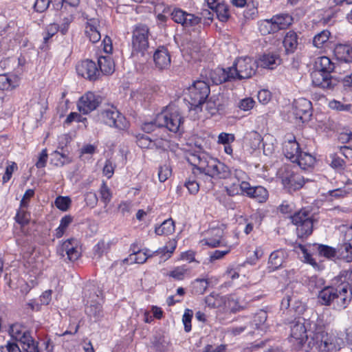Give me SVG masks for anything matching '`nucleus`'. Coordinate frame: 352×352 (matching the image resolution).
I'll use <instances>...</instances> for the list:
<instances>
[{
  "label": "nucleus",
  "instance_id": "nucleus-50",
  "mask_svg": "<svg viewBox=\"0 0 352 352\" xmlns=\"http://www.w3.org/2000/svg\"><path fill=\"white\" fill-rule=\"evenodd\" d=\"M193 317V311L190 309H186L182 316V322L186 332H190L192 329L191 320Z\"/></svg>",
  "mask_w": 352,
  "mask_h": 352
},
{
  "label": "nucleus",
  "instance_id": "nucleus-35",
  "mask_svg": "<svg viewBox=\"0 0 352 352\" xmlns=\"http://www.w3.org/2000/svg\"><path fill=\"white\" fill-rule=\"evenodd\" d=\"M298 160L294 163H297L298 166L304 170L312 167L316 162L315 157L306 152L302 153L301 151L298 155Z\"/></svg>",
  "mask_w": 352,
  "mask_h": 352
},
{
  "label": "nucleus",
  "instance_id": "nucleus-26",
  "mask_svg": "<svg viewBox=\"0 0 352 352\" xmlns=\"http://www.w3.org/2000/svg\"><path fill=\"white\" fill-rule=\"evenodd\" d=\"M20 78L16 75L1 74L0 90H12L19 85Z\"/></svg>",
  "mask_w": 352,
  "mask_h": 352
},
{
  "label": "nucleus",
  "instance_id": "nucleus-34",
  "mask_svg": "<svg viewBox=\"0 0 352 352\" xmlns=\"http://www.w3.org/2000/svg\"><path fill=\"white\" fill-rule=\"evenodd\" d=\"M331 36V32L328 30H323L317 33L313 38V45L318 49L326 47Z\"/></svg>",
  "mask_w": 352,
  "mask_h": 352
},
{
  "label": "nucleus",
  "instance_id": "nucleus-3",
  "mask_svg": "<svg viewBox=\"0 0 352 352\" xmlns=\"http://www.w3.org/2000/svg\"><path fill=\"white\" fill-rule=\"evenodd\" d=\"M318 298L323 305L333 303L339 308H345L352 298V291L349 284L341 280V283L336 287L329 286L322 289L319 292Z\"/></svg>",
  "mask_w": 352,
  "mask_h": 352
},
{
  "label": "nucleus",
  "instance_id": "nucleus-38",
  "mask_svg": "<svg viewBox=\"0 0 352 352\" xmlns=\"http://www.w3.org/2000/svg\"><path fill=\"white\" fill-rule=\"evenodd\" d=\"M174 230V221L172 219H168L163 221L159 227L155 228V234L168 235L172 234Z\"/></svg>",
  "mask_w": 352,
  "mask_h": 352
},
{
  "label": "nucleus",
  "instance_id": "nucleus-47",
  "mask_svg": "<svg viewBox=\"0 0 352 352\" xmlns=\"http://www.w3.org/2000/svg\"><path fill=\"white\" fill-rule=\"evenodd\" d=\"M100 194L101 201L104 202L105 206H107L111 200L112 194L105 182H102L100 186Z\"/></svg>",
  "mask_w": 352,
  "mask_h": 352
},
{
  "label": "nucleus",
  "instance_id": "nucleus-60",
  "mask_svg": "<svg viewBox=\"0 0 352 352\" xmlns=\"http://www.w3.org/2000/svg\"><path fill=\"white\" fill-rule=\"evenodd\" d=\"M109 248V244L101 241L94 247V254L100 257L104 252H107Z\"/></svg>",
  "mask_w": 352,
  "mask_h": 352
},
{
  "label": "nucleus",
  "instance_id": "nucleus-28",
  "mask_svg": "<svg viewBox=\"0 0 352 352\" xmlns=\"http://www.w3.org/2000/svg\"><path fill=\"white\" fill-rule=\"evenodd\" d=\"M100 74L105 75L111 74L115 70V65L113 59L109 56H100L98 59Z\"/></svg>",
  "mask_w": 352,
  "mask_h": 352
},
{
  "label": "nucleus",
  "instance_id": "nucleus-31",
  "mask_svg": "<svg viewBox=\"0 0 352 352\" xmlns=\"http://www.w3.org/2000/svg\"><path fill=\"white\" fill-rule=\"evenodd\" d=\"M146 252L147 250H136L135 248H134L133 249V252L129 256L128 258L124 260V262H126L129 264L144 263L149 257L151 256V254H148Z\"/></svg>",
  "mask_w": 352,
  "mask_h": 352
},
{
  "label": "nucleus",
  "instance_id": "nucleus-22",
  "mask_svg": "<svg viewBox=\"0 0 352 352\" xmlns=\"http://www.w3.org/2000/svg\"><path fill=\"white\" fill-rule=\"evenodd\" d=\"M292 298L287 295L284 297L280 303V309L283 311V314H285V311H286L287 315H290L292 317L294 316V314H300L303 313L305 311L304 305L299 302H295L294 304L290 307V302L292 301Z\"/></svg>",
  "mask_w": 352,
  "mask_h": 352
},
{
  "label": "nucleus",
  "instance_id": "nucleus-37",
  "mask_svg": "<svg viewBox=\"0 0 352 352\" xmlns=\"http://www.w3.org/2000/svg\"><path fill=\"white\" fill-rule=\"evenodd\" d=\"M210 9L216 12L218 19L222 22L227 21L230 18L229 7L224 3L218 2Z\"/></svg>",
  "mask_w": 352,
  "mask_h": 352
},
{
  "label": "nucleus",
  "instance_id": "nucleus-6",
  "mask_svg": "<svg viewBox=\"0 0 352 352\" xmlns=\"http://www.w3.org/2000/svg\"><path fill=\"white\" fill-rule=\"evenodd\" d=\"M292 222L296 226L298 237L304 239L313 232L314 219L310 211L306 208L300 209L290 217Z\"/></svg>",
  "mask_w": 352,
  "mask_h": 352
},
{
  "label": "nucleus",
  "instance_id": "nucleus-59",
  "mask_svg": "<svg viewBox=\"0 0 352 352\" xmlns=\"http://www.w3.org/2000/svg\"><path fill=\"white\" fill-rule=\"evenodd\" d=\"M98 201V197L95 192H88L85 195V201L87 206L91 208H94L97 205Z\"/></svg>",
  "mask_w": 352,
  "mask_h": 352
},
{
  "label": "nucleus",
  "instance_id": "nucleus-40",
  "mask_svg": "<svg viewBox=\"0 0 352 352\" xmlns=\"http://www.w3.org/2000/svg\"><path fill=\"white\" fill-rule=\"evenodd\" d=\"M72 221L73 217L71 215H65L62 217L59 226L55 230L54 236L57 239L62 237Z\"/></svg>",
  "mask_w": 352,
  "mask_h": 352
},
{
  "label": "nucleus",
  "instance_id": "nucleus-23",
  "mask_svg": "<svg viewBox=\"0 0 352 352\" xmlns=\"http://www.w3.org/2000/svg\"><path fill=\"white\" fill-rule=\"evenodd\" d=\"M177 247L175 240L168 241L166 245L162 248L155 250V261L158 260L159 263H162L169 259Z\"/></svg>",
  "mask_w": 352,
  "mask_h": 352
},
{
  "label": "nucleus",
  "instance_id": "nucleus-64",
  "mask_svg": "<svg viewBox=\"0 0 352 352\" xmlns=\"http://www.w3.org/2000/svg\"><path fill=\"white\" fill-rule=\"evenodd\" d=\"M0 352H22L17 344L8 342L6 345L0 346Z\"/></svg>",
  "mask_w": 352,
  "mask_h": 352
},
{
  "label": "nucleus",
  "instance_id": "nucleus-42",
  "mask_svg": "<svg viewBox=\"0 0 352 352\" xmlns=\"http://www.w3.org/2000/svg\"><path fill=\"white\" fill-rule=\"evenodd\" d=\"M59 30V26L56 23L50 24L45 29L43 36V45L41 47L43 50H45V45L48 43L49 40L54 36Z\"/></svg>",
  "mask_w": 352,
  "mask_h": 352
},
{
  "label": "nucleus",
  "instance_id": "nucleus-63",
  "mask_svg": "<svg viewBox=\"0 0 352 352\" xmlns=\"http://www.w3.org/2000/svg\"><path fill=\"white\" fill-rule=\"evenodd\" d=\"M52 155L55 157V158L59 162V164L63 166L66 164H69L71 162V160L67 156V155L63 152H59L58 151H55Z\"/></svg>",
  "mask_w": 352,
  "mask_h": 352
},
{
  "label": "nucleus",
  "instance_id": "nucleus-61",
  "mask_svg": "<svg viewBox=\"0 0 352 352\" xmlns=\"http://www.w3.org/2000/svg\"><path fill=\"white\" fill-rule=\"evenodd\" d=\"M257 97L258 101L261 103L266 104L270 101L272 98V94L269 90L262 89L258 92Z\"/></svg>",
  "mask_w": 352,
  "mask_h": 352
},
{
  "label": "nucleus",
  "instance_id": "nucleus-2",
  "mask_svg": "<svg viewBox=\"0 0 352 352\" xmlns=\"http://www.w3.org/2000/svg\"><path fill=\"white\" fill-rule=\"evenodd\" d=\"M187 160L200 173L212 178L226 179L231 175L228 166L204 153H190Z\"/></svg>",
  "mask_w": 352,
  "mask_h": 352
},
{
  "label": "nucleus",
  "instance_id": "nucleus-54",
  "mask_svg": "<svg viewBox=\"0 0 352 352\" xmlns=\"http://www.w3.org/2000/svg\"><path fill=\"white\" fill-rule=\"evenodd\" d=\"M329 107L332 109H336L342 111H351L352 112V105L350 104H342L341 102L333 100L329 102Z\"/></svg>",
  "mask_w": 352,
  "mask_h": 352
},
{
  "label": "nucleus",
  "instance_id": "nucleus-43",
  "mask_svg": "<svg viewBox=\"0 0 352 352\" xmlns=\"http://www.w3.org/2000/svg\"><path fill=\"white\" fill-rule=\"evenodd\" d=\"M340 256L347 263L352 261V244L344 242L339 250Z\"/></svg>",
  "mask_w": 352,
  "mask_h": 352
},
{
  "label": "nucleus",
  "instance_id": "nucleus-46",
  "mask_svg": "<svg viewBox=\"0 0 352 352\" xmlns=\"http://www.w3.org/2000/svg\"><path fill=\"white\" fill-rule=\"evenodd\" d=\"M267 313L264 311H260L257 313L252 322H250V326L251 327L250 331H252L254 329H258L259 325L264 323L267 320Z\"/></svg>",
  "mask_w": 352,
  "mask_h": 352
},
{
  "label": "nucleus",
  "instance_id": "nucleus-53",
  "mask_svg": "<svg viewBox=\"0 0 352 352\" xmlns=\"http://www.w3.org/2000/svg\"><path fill=\"white\" fill-rule=\"evenodd\" d=\"M172 170L170 165L166 164L159 167L158 178L160 182H164L171 175Z\"/></svg>",
  "mask_w": 352,
  "mask_h": 352
},
{
  "label": "nucleus",
  "instance_id": "nucleus-17",
  "mask_svg": "<svg viewBox=\"0 0 352 352\" xmlns=\"http://www.w3.org/2000/svg\"><path fill=\"white\" fill-rule=\"evenodd\" d=\"M79 75L89 80H96L100 76V71L94 61L87 59L82 60L76 66Z\"/></svg>",
  "mask_w": 352,
  "mask_h": 352
},
{
  "label": "nucleus",
  "instance_id": "nucleus-12",
  "mask_svg": "<svg viewBox=\"0 0 352 352\" xmlns=\"http://www.w3.org/2000/svg\"><path fill=\"white\" fill-rule=\"evenodd\" d=\"M293 113L296 119H298L302 122H308L312 116L311 101L305 98L295 100L293 103Z\"/></svg>",
  "mask_w": 352,
  "mask_h": 352
},
{
  "label": "nucleus",
  "instance_id": "nucleus-55",
  "mask_svg": "<svg viewBox=\"0 0 352 352\" xmlns=\"http://www.w3.org/2000/svg\"><path fill=\"white\" fill-rule=\"evenodd\" d=\"M220 302V296L214 292L205 298V303L210 308H215L219 306Z\"/></svg>",
  "mask_w": 352,
  "mask_h": 352
},
{
  "label": "nucleus",
  "instance_id": "nucleus-16",
  "mask_svg": "<svg viewBox=\"0 0 352 352\" xmlns=\"http://www.w3.org/2000/svg\"><path fill=\"white\" fill-rule=\"evenodd\" d=\"M172 19L177 23H180L184 28H192L201 23V18L184 11L182 9H175L171 13Z\"/></svg>",
  "mask_w": 352,
  "mask_h": 352
},
{
  "label": "nucleus",
  "instance_id": "nucleus-5",
  "mask_svg": "<svg viewBox=\"0 0 352 352\" xmlns=\"http://www.w3.org/2000/svg\"><path fill=\"white\" fill-rule=\"evenodd\" d=\"M258 67V63L250 57L237 58L230 67L232 80L248 79L255 74Z\"/></svg>",
  "mask_w": 352,
  "mask_h": 352
},
{
  "label": "nucleus",
  "instance_id": "nucleus-27",
  "mask_svg": "<svg viewBox=\"0 0 352 352\" xmlns=\"http://www.w3.org/2000/svg\"><path fill=\"white\" fill-rule=\"evenodd\" d=\"M334 52L338 60L346 63L352 62V47L351 45L338 44L336 45Z\"/></svg>",
  "mask_w": 352,
  "mask_h": 352
},
{
  "label": "nucleus",
  "instance_id": "nucleus-58",
  "mask_svg": "<svg viewBox=\"0 0 352 352\" xmlns=\"http://www.w3.org/2000/svg\"><path fill=\"white\" fill-rule=\"evenodd\" d=\"M235 140V137L234 134L227 133H221L218 136L219 144H222L223 145L230 144L233 142Z\"/></svg>",
  "mask_w": 352,
  "mask_h": 352
},
{
  "label": "nucleus",
  "instance_id": "nucleus-20",
  "mask_svg": "<svg viewBox=\"0 0 352 352\" xmlns=\"http://www.w3.org/2000/svg\"><path fill=\"white\" fill-rule=\"evenodd\" d=\"M171 63L170 55L164 46H160L155 50V68L159 70L167 69Z\"/></svg>",
  "mask_w": 352,
  "mask_h": 352
},
{
  "label": "nucleus",
  "instance_id": "nucleus-14",
  "mask_svg": "<svg viewBox=\"0 0 352 352\" xmlns=\"http://www.w3.org/2000/svg\"><path fill=\"white\" fill-rule=\"evenodd\" d=\"M282 183L289 190H296L305 184L303 177L289 168H285L281 175Z\"/></svg>",
  "mask_w": 352,
  "mask_h": 352
},
{
  "label": "nucleus",
  "instance_id": "nucleus-49",
  "mask_svg": "<svg viewBox=\"0 0 352 352\" xmlns=\"http://www.w3.org/2000/svg\"><path fill=\"white\" fill-rule=\"evenodd\" d=\"M86 311L87 314L93 316L96 319L102 316V305L100 303L91 304L90 306L87 307Z\"/></svg>",
  "mask_w": 352,
  "mask_h": 352
},
{
  "label": "nucleus",
  "instance_id": "nucleus-48",
  "mask_svg": "<svg viewBox=\"0 0 352 352\" xmlns=\"http://www.w3.org/2000/svg\"><path fill=\"white\" fill-rule=\"evenodd\" d=\"M137 144L142 148H149L153 143V139L148 135L138 134L136 135Z\"/></svg>",
  "mask_w": 352,
  "mask_h": 352
},
{
  "label": "nucleus",
  "instance_id": "nucleus-30",
  "mask_svg": "<svg viewBox=\"0 0 352 352\" xmlns=\"http://www.w3.org/2000/svg\"><path fill=\"white\" fill-rule=\"evenodd\" d=\"M285 258V252L282 250H278L271 253L269 257V268L274 271L282 266Z\"/></svg>",
  "mask_w": 352,
  "mask_h": 352
},
{
  "label": "nucleus",
  "instance_id": "nucleus-62",
  "mask_svg": "<svg viewBox=\"0 0 352 352\" xmlns=\"http://www.w3.org/2000/svg\"><path fill=\"white\" fill-rule=\"evenodd\" d=\"M254 104L255 101L252 98H245L240 101L239 107L241 110L248 111L254 107Z\"/></svg>",
  "mask_w": 352,
  "mask_h": 352
},
{
  "label": "nucleus",
  "instance_id": "nucleus-15",
  "mask_svg": "<svg viewBox=\"0 0 352 352\" xmlns=\"http://www.w3.org/2000/svg\"><path fill=\"white\" fill-rule=\"evenodd\" d=\"M17 340L21 342L23 350L26 352H52L53 351V344L50 340L43 342L45 351L39 349L38 343L34 340L29 331L23 333L21 338H19Z\"/></svg>",
  "mask_w": 352,
  "mask_h": 352
},
{
  "label": "nucleus",
  "instance_id": "nucleus-7",
  "mask_svg": "<svg viewBox=\"0 0 352 352\" xmlns=\"http://www.w3.org/2000/svg\"><path fill=\"white\" fill-rule=\"evenodd\" d=\"M182 122L183 118L177 110L167 108L155 116V126L166 127L173 133L179 131Z\"/></svg>",
  "mask_w": 352,
  "mask_h": 352
},
{
  "label": "nucleus",
  "instance_id": "nucleus-10",
  "mask_svg": "<svg viewBox=\"0 0 352 352\" xmlns=\"http://www.w3.org/2000/svg\"><path fill=\"white\" fill-rule=\"evenodd\" d=\"M201 77L208 82V85L212 82L214 85H219L226 81H232V78L230 74V67L227 69L217 68L214 70L204 69L201 74Z\"/></svg>",
  "mask_w": 352,
  "mask_h": 352
},
{
  "label": "nucleus",
  "instance_id": "nucleus-52",
  "mask_svg": "<svg viewBox=\"0 0 352 352\" xmlns=\"http://www.w3.org/2000/svg\"><path fill=\"white\" fill-rule=\"evenodd\" d=\"M55 206L62 211H67L71 204V199L68 197H58L55 200Z\"/></svg>",
  "mask_w": 352,
  "mask_h": 352
},
{
  "label": "nucleus",
  "instance_id": "nucleus-56",
  "mask_svg": "<svg viewBox=\"0 0 352 352\" xmlns=\"http://www.w3.org/2000/svg\"><path fill=\"white\" fill-rule=\"evenodd\" d=\"M226 248L224 250H214L210 254V261L213 262L214 261L222 258L225 255L228 254L232 248L231 245L225 246Z\"/></svg>",
  "mask_w": 352,
  "mask_h": 352
},
{
  "label": "nucleus",
  "instance_id": "nucleus-18",
  "mask_svg": "<svg viewBox=\"0 0 352 352\" xmlns=\"http://www.w3.org/2000/svg\"><path fill=\"white\" fill-rule=\"evenodd\" d=\"M206 234L208 236L201 241L203 245H206L211 248L227 246V243L223 239L224 232L222 228H210L207 231Z\"/></svg>",
  "mask_w": 352,
  "mask_h": 352
},
{
  "label": "nucleus",
  "instance_id": "nucleus-13",
  "mask_svg": "<svg viewBox=\"0 0 352 352\" xmlns=\"http://www.w3.org/2000/svg\"><path fill=\"white\" fill-rule=\"evenodd\" d=\"M57 254L60 257L67 256L70 261H76L80 256L78 240L74 238L67 239L57 247Z\"/></svg>",
  "mask_w": 352,
  "mask_h": 352
},
{
  "label": "nucleus",
  "instance_id": "nucleus-25",
  "mask_svg": "<svg viewBox=\"0 0 352 352\" xmlns=\"http://www.w3.org/2000/svg\"><path fill=\"white\" fill-rule=\"evenodd\" d=\"M281 63L280 56L276 54H265L259 59L258 65L263 68L274 69Z\"/></svg>",
  "mask_w": 352,
  "mask_h": 352
},
{
  "label": "nucleus",
  "instance_id": "nucleus-57",
  "mask_svg": "<svg viewBox=\"0 0 352 352\" xmlns=\"http://www.w3.org/2000/svg\"><path fill=\"white\" fill-rule=\"evenodd\" d=\"M208 282L206 279H197L194 283V289L196 293L203 294L208 287Z\"/></svg>",
  "mask_w": 352,
  "mask_h": 352
},
{
  "label": "nucleus",
  "instance_id": "nucleus-11",
  "mask_svg": "<svg viewBox=\"0 0 352 352\" xmlns=\"http://www.w3.org/2000/svg\"><path fill=\"white\" fill-rule=\"evenodd\" d=\"M102 102L101 97L93 92L88 91L82 95L77 102L80 112L88 114L97 109Z\"/></svg>",
  "mask_w": 352,
  "mask_h": 352
},
{
  "label": "nucleus",
  "instance_id": "nucleus-45",
  "mask_svg": "<svg viewBox=\"0 0 352 352\" xmlns=\"http://www.w3.org/2000/svg\"><path fill=\"white\" fill-rule=\"evenodd\" d=\"M27 207H22L18 210L15 219L17 223L22 226L27 225L30 219V214L26 210Z\"/></svg>",
  "mask_w": 352,
  "mask_h": 352
},
{
  "label": "nucleus",
  "instance_id": "nucleus-9",
  "mask_svg": "<svg viewBox=\"0 0 352 352\" xmlns=\"http://www.w3.org/2000/svg\"><path fill=\"white\" fill-rule=\"evenodd\" d=\"M148 28L146 25H137L133 32L132 48L133 52H141L144 55L145 51L148 47Z\"/></svg>",
  "mask_w": 352,
  "mask_h": 352
},
{
  "label": "nucleus",
  "instance_id": "nucleus-36",
  "mask_svg": "<svg viewBox=\"0 0 352 352\" xmlns=\"http://www.w3.org/2000/svg\"><path fill=\"white\" fill-rule=\"evenodd\" d=\"M258 26V30L262 35L274 34L278 32L272 18L259 21Z\"/></svg>",
  "mask_w": 352,
  "mask_h": 352
},
{
  "label": "nucleus",
  "instance_id": "nucleus-21",
  "mask_svg": "<svg viewBox=\"0 0 352 352\" xmlns=\"http://www.w3.org/2000/svg\"><path fill=\"white\" fill-rule=\"evenodd\" d=\"M283 151L285 156L291 162H294L298 159V155L300 152V148L295 137L284 142Z\"/></svg>",
  "mask_w": 352,
  "mask_h": 352
},
{
  "label": "nucleus",
  "instance_id": "nucleus-32",
  "mask_svg": "<svg viewBox=\"0 0 352 352\" xmlns=\"http://www.w3.org/2000/svg\"><path fill=\"white\" fill-rule=\"evenodd\" d=\"M272 18L275 25L276 26L278 32L280 30H285L290 25H292L293 21V18L292 16L286 13L276 14L274 15Z\"/></svg>",
  "mask_w": 352,
  "mask_h": 352
},
{
  "label": "nucleus",
  "instance_id": "nucleus-29",
  "mask_svg": "<svg viewBox=\"0 0 352 352\" xmlns=\"http://www.w3.org/2000/svg\"><path fill=\"white\" fill-rule=\"evenodd\" d=\"M334 63L327 56L318 57L315 61L314 68L316 70L324 73H331L334 69Z\"/></svg>",
  "mask_w": 352,
  "mask_h": 352
},
{
  "label": "nucleus",
  "instance_id": "nucleus-19",
  "mask_svg": "<svg viewBox=\"0 0 352 352\" xmlns=\"http://www.w3.org/2000/svg\"><path fill=\"white\" fill-rule=\"evenodd\" d=\"M312 83L314 86L322 89H331L336 83L330 74L314 69L311 73Z\"/></svg>",
  "mask_w": 352,
  "mask_h": 352
},
{
  "label": "nucleus",
  "instance_id": "nucleus-39",
  "mask_svg": "<svg viewBox=\"0 0 352 352\" xmlns=\"http://www.w3.org/2000/svg\"><path fill=\"white\" fill-rule=\"evenodd\" d=\"M249 197L254 199L259 203L265 202L268 198V192L263 186H258L253 187Z\"/></svg>",
  "mask_w": 352,
  "mask_h": 352
},
{
  "label": "nucleus",
  "instance_id": "nucleus-33",
  "mask_svg": "<svg viewBox=\"0 0 352 352\" xmlns=\"http://www.w3.org/2000/svg\"><path fill=\"white\" fill-rule=\"evenodd\" d=\"M283 45L287 53H293L298 45V36L294 31H289L285 36Z\"/></svg>",
  "mask_w": 352,
  "mask_h": 352
},
{
  "label": "nucleus",
  "instance_id": "nucleus-1",
  "mask_svg": "<svg viewBox=\"0 0 352 352\" xmlns=\"http://www.w3.org/2000/svg\"><path fill=\"white\" fill-rule=\"evenodd\" d=\"M291 337L302 344L308 341L309 346H315L318 352H337L344 344L342 338L333 333H328L322 320L316 321L298 318L292 322Z\"/></svg>",
  "mask_w": 352,
  "mask_h": 352
},
{
  "label": "nucleus",
  "instance_id": "nucleus-41",
  "mask_svg": "<svg viewBox=\"0 0 352 352\" xmlns=\"http://www.w3.org/2000/svg\"><path fill=\"white\" fill-rule=\"evenodd\" d=\"M317 249L318 254L322 256H324L327 258H333L336 257L337 254V252L335 248H333L330 246L326 245H314Z\"/></svg>",
  "mask_w": 352,
  "mask_h": 352
},
{
  "label": "nucleus",
  "instance_id": "nucleus-24",
  "mask_svg": "<svg viewBox=\"0 0 352 352\" xmlns=\"http://www.w3.org/2000/svg\"><path fill=\"white\" fill-rule=\"evenodd\" d=\"M99 21L96 19H88L85 26V34L89 37L90 41L96 43L101 38L100 32L98 30Z\"/></svg>",
  "mask_w": 352,
  "mask_h": 352
},
{
  "label": "nucleus",
  "instance_id": "nucleus-44",
  "mask_svg": "<svg viewBox=\"0 0 352 352\" xmlns=\"http://www.w3.org/2000/svg\"><path fill=\"white\" fill-rule=\"evenodd\" d=\"M26 331H28V330L25 327L19 323L12 324L9 329V334L16 340L19 338H21L23 333H25Z\"/></svg>",
  "mask_w": 352,
  "mask_h": 352
},
{
  "label": "nucleus",
  "instance_id": "nucleus-51",
  "mask_svg": "<svg viewBox=\"0 0 352 352\" xmlns=\"http://www.w3.org/2000/svg\"><path fill=\"white\" fill-rule=\"evenodd\" d=\"M188 272V269L186 265H182L175 267L169 272V276L176 280H183L186 274Z\"/></svg>",
  "mask_w": 352,
  "mask_h": 352
},
{
  "label": "nucleus",
  "instance_id": "nucleus-8",
  "mask_svg": "<svg viewBox=\"0 0 352 352\" xmlns=\"http://www.w3.org/2000/svg\"><path fill=\"white\" fill-rule=\"evenodd\" d=\"M104 124L120 131H126L130 123L126 118L115 107L104 109L100 114Z\"/></svg>",
  "mask_w": 352,
  "mask_h": 352
},
{
  "label": "nucleus",
  "instance_id": "nucleus-4",
  "mask_svg": "<svg viewBox=\"0 0 352 352\" xmlns=\"http://www.w3.org/2000/svg\"><path fill=\"white\" fill-rule=\"evenodd\" d=\"M190 109L201 111V106L206 102L210 89L208 82L205 80H197L189 87L188 89Z\"/></svg>",
  "mask_w": 352,
  "mask_h": 352
}]
</instances>
